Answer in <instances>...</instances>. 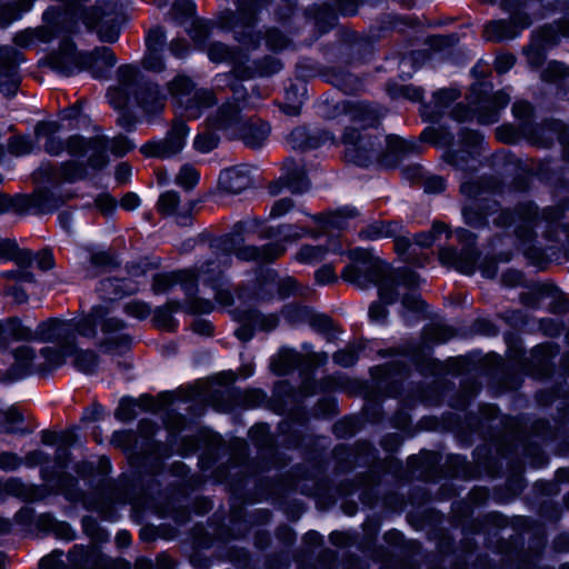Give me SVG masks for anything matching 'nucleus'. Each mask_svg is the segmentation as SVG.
<instances>
[{
	"label": "nucleus",
	"instance_id": "obj_1",
	"mask_svg": "<svg viewBox=\"0 0 569 569\" xmlns=\"http://www.w3.org/2000/svg\"><path fill=\"white\" fill-rule=\"evenodd\" d=\"M263 233L268 238H276L277 241L262 248L240 247L238 234L226 236L218 246L221 252L214 251L211 258L199 261L196 271L184 269L157 274L153 281L154 291L161 292L174 284H180L186 295L191 296L194 293L198 283H202L212 289L219 303L230 305L232 297L228 290L222 289V284L223 269L230 263L231 254L241 260L269 262L282 256L286 251L287 248L281 242L291 243L306 236L308 231L301 227L287 224L277 229L269 228L263 230Z\"/></svg>",
	"mask_w": 569,
	"mask_h": 569
},
{
	"label": "nucleus",
	"instance_id": "obj_2",
	"mask_svg": "<svg viewBox=\"0 0 569 569\" xmlns=\"http://www.w3.org/2000/svg\"><path fill=\"white\" fill-rule=\"evenodd\" d=\"M98 327L103 335L99 346L104 351H121L129 347L130 339L122 332L124 323L114 316V310L110 305L94 306L88 315L78 320H48L38 326V339L60 340L66 338L71 330L83 338L94 339L98 336Z\"/></svg>",
	"mask_w": 569,
	"mask_h": 569
},
{
	"label": "nucleus",
	"instance_id": "obj_3",
	"mask_svg": "<svg viewBox=\"0 0 569 569\" xmlns=\"http://www.w3.org/2000/svg\"><path fill=\"white\" fill-rule=\"evenodd\" d=\"M350 258L360 261L363 266H347L341 277L345 281L365 288L370 283L377 284L379 289V302H375L369 308V317L376 323H385L388 311L387 305L396 301V282L390 279H382L386 273L385 266L370 260V253L365 249H355L349 253Z\"/></svg>",
	"mask_w": 569,
	"mask_h": 569
},
{
	"label": "nucleus",
	"instance_id": "obj_4",
	"mask_svg": "<svg viewBox=\"0 0 569 569\" xmlns=\"http://www.w3.org/2000/svg\"><path fill=\"white\" fill-rule=\"evenodd\" d=\"M44 64L66 76L88 70L92 77L102 78L104 71L116 64V57L107 47L91 52H77L72 42L63 40L59 51L49 56Z\"/></svg>",
	"mask_w": 569,
	"mask_h": 569
},
{
	"label": "nucleus",
	"instance_id": "obj_5",
	"mask_svg": "<svg viewBox=\"0 0 569 569\" xmlns=\"http://www.w3.org/2000/svg\"><path fill=\"white\" fill-rule=\"evenodd\" d=\"M207 124L211 130L239 133L243 142L253 149L260 148L270 133V127L266 122L243 123L240 108L230 102L219 107L216 114L207 119Z\"/></svg>",
	"mask_w": 569,
	"mask_h": 569
},
{
	"label": "nucleus",
	"instance_id": "obj_6",
	"mask_svg": "<svg viewBox=\"0 0 569 569\" xmlns=\"http://www.w3.org/2000/svg\"><path fill=\"white\" fill-rule=\"evenodd\" d=\"M168 91L180 112L189 119L199 118L216 102L213 92L200 89L193 92V83L184 76H178L169 83Z\"/></svg>",
	"mask_w": 569,
	"mask_h": 569
},
{
	"label": "nucleus",
	"instance_id": "obj_7",
	"mask_svg": "<svg viewBox=\"0 0 569 569\" xmlns=\"http://www.w3.org/2000/svg\"><path fill=\"white\" fill-rule=\"evenodd\" d=\"M43 363L38 367V375L60 367L67 358L72 359L74 368L84 373H92L99 365V359L92 350H82L74 345L63 343L59 348L47 347L41 349Z\"/></svg>",
	"mask_w": 569,
	"mask_h": 569
},
{
	"label": "nucleus",
	"instance_id": "obj_8",
	"mask_svg": "<svg viewBox=\"0 0 569 569\" xmlns=\"http://www.w3.org/2000/svg\"><path fill=\"white\" fill-rule=\"evenodd\" d=\"M561 216L562 211L558 208L545 209L539 216L532 203H526L520 207L515 217L511 218L509 212H501L492 220L498 226H515L517 237L520 240H526L532 229L539 226L540 219L547 223H556Z\"/></svg>",
	"mask_w": 569,
	"mask_h": 569
},
{
	"label": "nucleus",
	"instance_id": "obj_9",
	"mask_svg": "<svg viewBox=\"0 0 569 569\" xmlns=\"http://www.w3.org/2000/svg\"><path fill=\"white\" fill-rule=\"evenodd\" d=\"M509 101L510 93L501 90L496 92L490 99L480 100L476 111L458 104L452 111V116L458 121L477 117L479 123L491 124L499 120V111L506 108Z\"/></svg>",
	"mask_w": 569,
	"mask_h": 569
},
{
	"label": "nucleus",
	"instance_id": "obj_10",
	"mask_svg": "<svg viewBox=\"0 0 569 569\" xmlns=\"http://www.w3.org/2000/svg\"><path fill=\"white\" fill-rule=\"evenodd\" d=\"M189 128L183 122H174L163 140L150 141L141 147L147 157L170 158L179 153L186 146Z\"/></svg>",
	"mask_w": 569,
	"mask_h": 569
},
{
	"label": "nucleus",
	"instance_id": "obj_11",
	"mask_svg": "<svg viewBox=\"0 0 569 569\" xmlns=\"http://www.w3.org/2000/svg\"><path fill=\"white\" fill-rule=\"evenodd\" d=\"M342 143L346 146V158L358 166H367L372 156L378 154L371 137L360 133L356 128L346 130Z\"/></svg>",
	"mask_w": 569,
	"mask_h": 569
},
{
	"label": "nucleus",
	"instance_id": "obj_12",
	"mask_svg": "<svg viewBox=\"0 0 569 569\" xmlns=\"http://www.w3.org/2000/svg\"><path fill=\"white\" fill-rule=\"evenodd\" d=\"M31 260L30 251L19 249L13 240L0 239V263L14 261L18 267L17 270L7 272L9 277L21 281H29L32 274L27 270V267L31 264Z\"/></svg>",
	"mask_w": 569,
	"mask_h": 569
},
{
	"label": "nucleus",
	"instance_id": "obj_13",
	"mask_svg": "<svg viewBox=\"0 0 569 569\" xmlns=\"http://www.w3.org/2000/svg\"><path fill=\"white\" fill-rule=\"evenodd\" d=\"M36 509L33 501H28L14 516L13 520L0 517V535L16 532L28 535L33 532Z\"/></svg>",
	"mask_w": 569,
	"mask_h": 569
},
{
	"label": "nucleus",
	"instance_id": "obj_14",
	"mask_svg": "<svg viewBox=\"0 0 569 569\" xmlns=\"http://www.w3.org/2000/svg\"><path fill=\"white\" fill-rule=\"evenodd\" d=\"M219 182L226 191L239 193L251 186L250 170L247 166L224 169L219 176Z\"/></svg>",
	"mask_w": 569,
	"mask_h": 569
},
{
	"label": "nucleus",
	"instance_id": "obj_15",
	"mask_svg": "<svg viewBox=\"0 0 569 569\" xmlns=\"http://www.w3.org/2000/svg\"><path fill=\"white\" fill-rule=\"evenodd\" d=\"M439 259L442 264L451 266L463 274H471L476 270L477 254L471 250L458 254L453 249L443 248L439 252Z\"/></svg>",
	"mask_w": 569,
	"mask_h": 569
},
{
	"label": "nucleus",
	"instance_id": "obj_16",
	"mask_svg": "<svg viewBox=\"0 0 569 569\" xmlns=\"http://www.w3.org/2000/svg\"><path fill=\"white\" fill-rule=\"evenodd\" d=\"M14 363L10 370L2 377V380L11 382L24 378L29 373V369L33 359V351L27 345H21L14 349Z\"/></svg>",
	"mask_w": 569,
	"mask_h": 569
},
{
	"label": "nucleus",
	"instance_id": "obj_17",
	"mask_svg": "<svg viewBox=\"0 0 569 569\" xmlns=\"http://www.w3.org/2000/svg\"><path fill=\"white\" fill-rule=\"evenodd\" d=\"M310 187L309 180L307 179L302 169L296 168L288 171L279 181L270 186V193L278 194L282 189H288L292 193H302Z\"/></svg>",
	"mask_w": 569,
	"mask_h": 569
},
{
	"label": "nucleus",
	"instance_id": "obj_18",
	"mask_svg": "<svg viewBox=\"0 0 569 569\" xmlns=\"http://www.w3.org/2000/svg\"><path fill=\"white\" fill-rule=\"evenodd\" d=\"M64 148L71 156H81L87 153L89 150H96L97 142L91 140L86 141L77 136L70 138V140L66 144H63L60 141H57L53 138L50 139L46 144L47 151L51 154H59Z\"/></svg>",
	"mask_w": 569,
	"mask_h": 569
},
{
	"label": "nucleus",
	"instance_id": "obj_19",
	"mask_svg": "<svg viewBox=\"0 0 569 569\" xmlns=\"http://www.w3.org/2000/svg\"><path fill=\"white\" fill-rule=\"evenodd\" d=\"M118 74L121 88L109 90L108 99L113 108L121 109L127 103V97L123 91L134 80L137 68L133 66H122L119 68Z\"/></svg>",
	"mask_w": 569,
	"mask_h": 569
},
{
	"label": "nucleus",
	"instance_id": "obj_20",
	"mask_svg": "<svg viewBox=\"0 0 569 569\" xmlns=\"http://www.w3.org/2000/svg\"><path fill=\"white\" fill-rule=\"evenodd\" d=\"M303 357L293 349L282 348L271 360V370L279 376L287 375L302 365Z\"/></svg>",
	"mask_w": 569,
	"mask_h": 569
},
{
	"label": "nucleus",
	"instance_id": "obj_21",
	"mask_svg": "<svg viewBox=\"0 0 569 569\" xmlns=\"http://www.w3.org/2000/svg\"><path fill=\"white\" fill-rule=\"evenodd\" d=\"M286 317L292 322L309 320L310 326L317 330L325 331L331 327V320L322 315H313L302 307H290L286 310Z\"/></svg>",
	"mask_w": 569,
	"mask_h": 569
},
{
	"label": "nucleus",
	"instance_id": "obj_22",
	"mask_svg": "<svg viewBox=\"0 0 569 569\" xmlns=\"http://www.w3.org/2000/svg\"><path fill=\"white\" fill-rule=\"evenodd\" d=\"M152 399L149 397H141L139 401L131 399V398H123L116 412V418L121 422H128L136 418L137 416V408L140 407L144 410L152 409Z\"/></svg>",
	"mask_w": 569,
	"mask_h": 569
},
{
	"label": "nucleus",
	"instance_id": "obj_23",
	"mask_svg": "<svg viewBox=\"0 0 569 569\" xmlns=\"http://www.w3.org/2000/svg\"><path fill=\"white\" fill-rule=\"evenodd\" d=\"M34 493L36 489L33 486H27L19 479L12 478L6 481L0 480V502L8 496L32 501Z\"/></svg>",
	"mask_w": 569,
	"mask_h": 569
},
{
	"label": "nucleus",
	"instance_id": "obj_24",
	"mask_svg": "<svg viewBox=\"0 0 569 569\" xmlns=\"http://www.w3.org/2000/svg\"><path fill=\"white\" fill-rule=\"evenodd\" d=\"M400 229L401 226L398 222L376 221L362 229L359 237L362 240H379L382 238L393 237Z\"/></svg>",
	"mask_w": 569,
	"mask_h": 569
},
{
	"label": "nucleus",
	"instance_id": "obj_25",
	"mask_svg": "<svg viewBox=\"0 0 569 569\" xmlns=\"http://www.w3.org/2000/svg\"><path fill=\"white\" fill-rule=\"evenodd\" d=\"M31 337V330L24 327L19 320H10L0 323V346L4 347L9 341L28 340Z\"/></svg>",
	"mask_w": 569,
	"mask_h": 569
},
{
	"label": "nucleus",
	"instance_id": "obj_26",
	"mask_svg": "<svg viewBox=\"0 0 569 569\" xmlns=\"http://www.w3.org/2000/svg\"><path fill=\"white\" fill-rule=\"evenodd\" d=\"M358 211L355 208L345 207L335 212L328 213L326 217L319 219V223L323 231L335 228L343 229L348 227V219L355 218Z\"/></svg>",
	"mask_w": 569,
	"mask_h": 569
},
{
	"label": "nucleus",
	"instance_id": "obj_27",
	"mask_svg": "<svg viewBox=\"0 0 569 569\" xmlns=\"http://www.w3.org/2000/svg\"><path fill=\"white\" fill-rule=\"evenodd\" d=\"M417 150V144L413 141L405 140L398 136L387 137V151L399 158Z\"/></svg>",
	"mask_w": 569,
	"mask_h": 569
},
{
	"label": "nucleus",
	"instance_id": "obj_28",
	"mask_svg": "<svg viewBox=\"0 0 569 569\" xmlns=\"http://www.w3.org/2000/svg\"><path fill=\"white\" fill-rule=\"evenodd\" d=\"M244 321L252 323L259 330H272L278 326L279 319L276 315H261L256 311H249L243 315Z\"/></svg>",
	"mask_w": 569,
	"mask_h": 569
},
{
	"label": "nucleus",
	"instance_id": "obj_29",
	"mask_svg": "<svg viewBox=\"0 0 569 569\" xmlns=\"http://www.w3.org/2000/svg\"><path fill=\"white\" fill-rule=\"evenodd\" d=\"M164 96L160 93L158 87L148 88L142 97L140 103L147 112H158L162 109Z\"/></svg>",
	"mask_w": 569,
	"mask_h": 569
},
{
	"label": "nucleus",
	"instance_id": "obj_30",
	"mask_svg": "<svg viewBox=\"0 0 569 569\" xmlns=\"http://www.w3.org/2000/svg\"><path fill=\"white\" fill-rule=\"evenodd\" d=\"M2 423L1 430L4 432H20L22 428L20 425L23 421L22 413L16 408L10 407L1 413Z\"/></svg>",
	"mask_w": 569,
	"mask_h": 569
},
{
	"label": "nucleus",
	"instance_id": "obj_31",
	"mask_svg": "<svg viewBox=\"0 0 569 569\" xmlns=\"http://www.w3.org/2000/svg\"><path fill=\"white\" fill-rule=\"evenodd\" d=\"M352 120L361 127H372L378 122V114L376 111L369 109L367 106H355L351 110Z\"/></svg>",
	"mask_w": 569,
	"mask_h": 569
},
{
	"label": "nucleus",
	"instance_id": "obj_32",
	"mask_svg": "<svg viewBox=\"0 0 569 569\" xmlns=\"http://www.w3.org/2000/svg\"><path fill=\"white\" fill-rule=\"evenodd\" d=\"M483 36L490 41H500L512 37L508 30V23L501 20L488 23L485 27Z\"/></svg>",
	"mask_w": 569,
	"mask_h": 569
},
{
	"label": "nucleus",
	"instance_id": "obj_33",
	"mask_svg": "<svg viewBox=\"0 0 569 569\" xmlns=\"http://www.w3.org/2000/svg\"><path fill=\"white\" fill-rule=\"evenodd\" d=\"M500 4L506 11L511 13L510 19L512 24L520 27L521 29L530 24L528 17H522L519 11L521 7L520 0H501Z\"/></svg>",
	"mask_w": 569,
	"mask_h": 569
},
{
	"label": "nucleus",
	"instance_id": "obj_34",
	"mask_svg": "<svg viewBox=\"0 0 569 569\" xmlns=\"http://www.w3.org/2000/svg\"><path fill=\"white\" fill-rule=\"evenodd\" d=\"M199 179L200 174L197 169L186 164L180 169L176 181L180 187L191 189L198 183Z\"/></svg>",
	"mask_w": 569,
	"mask_h": 569
},
{
	"label": "nucleus",
	"instance_id": "obj_35",
	"mask_svg": "<svg viewBox=\"0 0 569 569\" xmlns=\"http://www.w3.org/2000/svg\"><path fill=\"white\" fill-rule=\"evenodd\" d=\"M33 142L29 137L16 136L8 143L9 152L14 156H24L32 151Z\"/></svg>",
	"mask_w": 569,
	"mask_h": 569
},
{
	"label": "nucleus",
	"instance_id": "obj_36",
	"mask_svg": "<svg viewBox=\"0 0 569 569\" xmlns=\"http://www.w3.org/2000/svg\"><path fill=\"white\" fill-rule=\"evenodd\" d=\"M218 137L213 132L199 133L193 141V147L201 153H208L218 146Z\"/></svg>",
	"mask_w": 569,
	"mask_h": 569
},
{
	"label": "nucleus",
	"instance_id": "obj_37",
	"mask_svg": "<svg viewBox=\"0 0 569 569\" xmlns=\"http://www.w3.org/2000/svg\"><path fill=\"white\" fill-rule=\"evenodd\" d=\"M179 203V196L174 191H168L160 196L158 208L162 213L172 214Z\"/></svg>",
	"mask_w": 569,
	"mask_h": 569
},
{
	"label": "nucleus",
	"instance_id": "obj_38",
	"mask_svg": "<svg viewBox=\"0 0 569 569\" xmlns=\"http://www.w3.org/2000/svg\"><path fill=\"white\" fill-rule=\"evenodd\" d=\"M462 214H463V218H465V221L467 224H469L471 227H479L485 223L488 216H490L491 213H489V212L479 213L477 211V206L469 204L463 208Z\"/></svg>",
	"mask_w": 569,
	"mask_h": 569
},
{
	"label": "nucleus",
	"instance_id": "obj_39",
	"mask_svg": "<svg viewBox=\"0 0 569 569\" xmlns=\"http://www.w3.org/2000/svg\"><path fill=\"white\" fill-rule=\"evenodd\" d=\"M208 57L213 62L231 61L232 52L222 43H212L208 49Z\"/></svg>",
	"mask_w": 569,
	"mask_h": 569
},
{
	"label": "nucleus",
	"instance_id": "obj_40",
	"mask_svg": "<svg viewBox=\"0 0 569 569\" xmlns=\"http://www.w3.org/2000/svg\"><path fill=\"white\" fill-rule=\"evenodd\" d=\"M322 257L323 250L321 248L306 246L299 250L296 258L300 262L311 263L322 259Z\"/></svg>",
	"mask_w": 569,
	"mask_h": 569
},
{
	"label": "nucleus",
	"instance_id": "obj_41",
	"mask_svg": "<svg viewBox=\"0 0 569 569\" xmlns=\"http://www.w3.org/2000/svg\"><path fill=\"white\" fill-rule=\"evenodd\" d=\"M142 64L144 69L153 72H160L164 69V63L159 54V51L148 50Z\"/></svg>",
	"mask_w": 569,
	"mask_h": 569
},
{
	"label": "nucleus",
	"instance_id": "obj_42",
	"mask_svg": "<svg viewBox=\"0 0 569 569\" xmlns=\"http://www.w3.org/2000/svg\"><path fill=\"white\" fill-rule=\"evenodd\" d=\"M164 40L166 33L162 28H153L148 32L146 37L147 49L159 51V48L163 44Z\"/></svg>",
	"mask_w": 569,
	"mask_h": 569
},
{
	"label": "nucleus",
	"instance_id": "obj_43",
	"mask_svg": "<svg viewBox=\"0 0 569 569\" xmlns=\"http://www.w3.org/2000/svg\"><path fill=\"white\" fill-rule=\"evenodd\" d=\"M441 232H447V227L442 223H436L431 232L418 234L415 238V242L420 247H430L435 241L436 234H440Z\"/></svg>",
	"mask_w": 569,
	"mask_h": 569
},
{
	"label": "nucleus",
	"instance_id": "obj_44",
	"mask_svg": "<svg viewBox=\"0 0 569 569\" xmlns=\"http://www.w3.org/2000/svg\"><path fill=\"white\" fill-rule=\"evenodd\" d=\"M567 74L568 68L563 63L558 61L549 62L546 70L543 71V78L548 81H553Z\"/></svg>",
	"mask_w": 569,
	"mask_h": 569
},
{
	"label": "nucleus",
	"instance_id": "obj_45",
	"mask_svg": "<svg viewBox=\"0 0 569 569\" xmlns=\"http://www.w3.org/2000/svg\"><path fill=\"white\" fill-rule=\"evenodd\" d=\"M109 149L116 156H123L133 149V143L127 137L119 136L112 139Z\"/></svg>",
	"mask_w": 569,
	"mask_h": 569
},
{
	"label": "nucleus",
	"instance_id": "obj_46",
	"mask_svg": "<svg viewBox=\"0 0 569 569\" xmlns=\"http://www.w3.org/2000/svg\"><path fill=\"white\" fill-rule=\"evenodd\" d=\"M126 312L137 319H146L150 315V308L141 301H132L126 306Z\"/></svg>",
	"mask_w": 569,
	"mask_h": 569
},
{
	"label": "nucleus",
	"instance_id": "obj_47",
	"mask_svg": "<svg viewBox=\"0 0 569 569\" xmlns=\"http://www.w3.org/2000/svg\"><path fill=\"white\" fill-rule=\"evenodd\" d=\"M318 284L326 286L337 281V274L332 266L326 264L318 269L315 274Z\"/></svg>",
	"mask_w": 569,
	"mask_h": 569
},
{
	"label": "nucleus",
	"instance_id": "obj_48",
	"mask_svg": "<svg viewBox=\"0 0 569 569\" xmlns=\"http://www.w3.org/2000/svg\"><path fill=\"white\" fill-rule=\"evenodd\" d=\"M20 458L14 453L3 452L0 455V468L2 470H16L20 466Z\"/></svg>",
	"mask_w": 569,
	"mask_h": 569
},
{
	"label": "nucleus",
	"instance_id": "obj_49",
	"mask_svg": "<svg viewBox=\"0 0 569 569\" xmlns=\"http://www.w3.org/2000/svg\"><path fill=\"white\" fill-rule=\"evenodd\" d=\"M293 207V203L290 199H280L273 203L270 210V217L280 218L290 211Z\"/></svg>",
	"mask_w": 569,
	"mask_h": 569
},
{
	"label": "nucleus",
	"instance_id": "obj_50",
	"mask_svg": "<svg viewBox=\"0 0 569 569\" xmlns=\"http://www.w3.org/2000/svg\"><path fill=\"white\" fill-rule=\"evenodd\" d=\"M333 359L338 365L349 367L356 362L357 356L352 349H346L336 352Z\"/></svg>",
	"mask_w": 569,
	"mask_h": 569
},
{
	"label": "nucleus",
	"instance_id": "obj_51",
	"mask_svg": "<svg viewBox=\"0 0 569 569\" xmlns=\"http://www.w3.org/2000/svg\"><path fill=\"white\" fill-rule=\"evenodd\" d=\"M402 307L408 311H420L422 309L420 296L416 292H410L403 296Z\"/></svg>",
	"mask_w": 569,
	"mask_h": 569
},
{
	"label": "nucleus",
	"instance_id": "obj_52",
	"mask_svg": "<svg viewBox=\"0 0 569 569\" xmlns=\"http://www.w3.org/2000/svg\"><path fill=\"white\" fill-rule=\"evenodd\" d=\"M19 64L21 59L18 51L12 47H0V63Z\"/></svg>",
	"mask_w": 569,
	"mask_h": 569
},
{
	"label": "nucleus",
	"instance_id": "obj_53",
	"mask_svg": "<svg viewBox=\"0 0 569 569\" xmlns=\"http://www.w3.org/2000/svg\"><path fill=\"white\" fill-rule=\"evenodd\" d=\"M515 64V58L512 54H500L496 58L495 69L499 73L509 71Z\"/></svg>",
	"mask_w": 569,
	"mask_h": 569
},
{
	"label": "nucleus",
	"instance_id": "obj_54",
	"mask_svg": "<svg viewBox=\"0 0 569 569\" xmlns=\"http://www.w3.org/2000/svg\"><path fill=\"white\" fill-rule=\"evenodd\" d=\"M459 97V92L455 89H441L433 96L438 106H445L449 101H453Z\"/></svg>",
	"mask_w": 569,
	"mask_h": 569
},
{
	"label": "nucleus",
	"instance_id": "obj_55",
	"mask_svg": "<svg viewBox=\"0 0 569 569\" xmlns=\"http://www.w3.org/2000/svg\"><path fill=\"white\" fill-rule=\"evenodd\" d=\"M54 266V259L51 250L43 249L38 251V269L49 270Z\"/></svg>",
	"mask_w": 569,
	"mask_h": 569
},
{
	"label": "nucleus",
	"instance_id": "obj_56",
	"mask_svg": "<svg viewBox=\"0 0 569 569\" xmlns=\"http://www.w3.org/2000/svg\"><path fill=\"white\" fill-rule=\"evenodd\" d=\"M445 180L440 177H430L425 182V190L427 192L437 193L445 190Z\"/></svg>",
	"mask_w": 569,
	"mask_h": 569
},
{
	"label": "nucleus",
	"instance_id": "obj_57",
	"mask_svg": "<svg viewBox=\"0 0 569 569\" xmlns=\"http://www.w3.org/2000/svg\"><path fill=\"white\" fill-rule=\"evenodd\" d=\"M267 46L272 50H278L284 47L286 41L278 31H270L266 39Z\"/></svg>",
	"mask_w": 569,
	"mask_h": 569
},
{
	"label": "nucleus",
	"instance_id": "obj_58",
	"mask_svg": "<svg viewBox=\"0 0 569 569\" xmlns=\"http://www.w3.org/2000/svg\"><path fill=\"white\" fill-rule=\"evenodd\" d=\"M512 112L516 118L526 119L531 113V106L526 101H517L512 106Z\"/></svg>",
	"mask_w": 569,
	"mask_h": 569
},
{
	"label": "nucleus",
	"instance_id": "obj_59",
	"mask_svg": "<svg viewBox=\"0 0 569 569\" xmlns=\"http://www.w3.org/2000/svg\"><path fill=\"white\" fill-rule=\"evenodd\" d=\"M243 319V316L239 318L240 321H242ZM243 325L240 326L237 330H236V336L242 340V341H248L252 338L253 336V326L252 323L248 322V321H244L243 320Z\"/></svg>",
	"mask_w": 569,
	"mask_h": 569
},
{
	"label": "nucleus",
	"instance_id": "obj_60",
	"mask_svg": "<svg viewBox=\"0 0 569 569\" xmlns=\"http://www.w3.org/2000/svg\"><path fill=\"white\" fill-rule=\"evenodd\" d=\"M19 18L20 14H16L11 9L0 6V27L4 28Z\"/></svg>",
	"mask_w": 569,
	"mask_h": 569
},
{
	"label": "nucleus",
	"instance_id": "obj_61",
	"mask_svg": "<svg viewBox=\"0 0 569 569\" xmlns=\"http://www.w3.org/2000/svg\"><path fill=\"white\" fill-rule=\"evenodd\" d=\"M140 204L138 196L134 193L126 194L121 200V207L127 210H133Z\"/></svg>",
	"mask_w": 569,
	"mask_h": 569
},
{
	"label": "nucleus",
	"instance_id": "obj_62",
	"mask_svg": "<svg viewBox=\"0 0 569 569\" xmlns=\"http://www.w3.org/2000/svg\"><path fill=\"white\" fill-rule=\"evenodd\" d=\"M34 36L36 33L33 30H28L26 32L17 34L16 42L21 47H29L33 42Z\"/></svg>",
	"mask_w": 569,
	"mask_h": 569
},
{
	"label": "nucleus",
	"instance_id": "obj_63",
	"mask_svg": "<svg viewBox=\"0 0 569 569\" xmlns=\"http://www.w3.org/2000/svg\"><path fill=\"white\" fill-rule=\"evenodd\" d=\"M131 174V168L127 163H120L116 170V178L119 182L124 183Z\"/></svg>",
	"mask_w": 569,
	"mask_h": 569
},
{
	"label": "nucleus",
	"instance_id": "obj_64",
	"mask_svg": "<svg viewBox=\"0 0 569 569\" xmlns=\"http://www.w3.org/2000/svg\"><path fill=\"white\" fill-rule=\"evenodd\" d=\"M188 51V47L184 40H174L171 42V52L178 58L183 57Z\"/></svg>",
	"mask_w": 569,
	"mask_h": 569
}]
</instances>
